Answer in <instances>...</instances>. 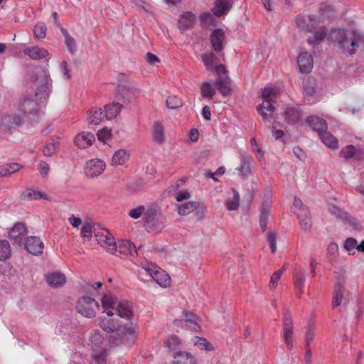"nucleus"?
I'll return each mask as SVG.
<instances>
[{"label":"nucleus","instance_id":"nucleus-1","mask_svg":"<svg viewBox=\"0 0 364 364\" xmlns=\"http://www.w3.org/2000/svg\"><path fill=\"white\" fill-rule=\"evenodd\" d=\"M361 32L354 31L351 37L348 36L347 30L338 27L332 28L326 33L328 41L342 54L354 55L358 48V38Z\"/></svg>","mask_w":364,"mask_h":364},{"label":"nucleus","instance_id":"nucleus-2","mask_svg":"<svg viewBox=\"0 0 364 364\" xmlns=\"http://www.w3.org/2000/svg\"><path fill=\"white\" fill-rule=\"evenodd\" d=\"M296 25L300 28L312 33L308 39L309 44H320L326 36L324 28H318V19L314 14L305 16L299 15L296 18Z\"/></svg>","mask_w":364,"mask_h":364},{"label":"nucleus","instance_id":"nucleus-3","mask_svg":"<svg viewBox=\"0 0 364 364\" xmlns=\"http://www.w3.org/2000/svg\"><path fill=\"white\" fill-rule=\"evenodd\" d=\"M279 95L280 90L277 87L267 85L262 90L263 102L257 106V110L264 122H272V113L276 109L272 104L279 97Z\"/></svg>","mask_w":364,"mask_h":364},{"label":"nucleus","instance_id":"nucleus-4","mask_svg":"<svg viewBox=\"0 0 364 364\" xmlns=\"http://www.w3.org/2000/svg\"><path fill=\"white\" fill-rule=\"evenodd\" d=\"M134 328L132 326H122L117 328L109 338V342L112 345L118 346L126 344L129 341L134 338Z\"/></svg>","mask_w":364,"mask_h":364},{"label":"nucleus","instance_id":"nucleus-5","mask_svg":"<svg viewBox=\"0 0 364 364\" xmlns=\"http://www.w3.org/2000/svg\"><path fill=\"white\" fill-rule=\"evenodd\" d=\"M98 308L99 304L96 300L87 296L80 298L76 305L77 312L87 318L94 317Z\"/></svg>","mask_w":364,"mask_h":364},{"label":"nucleus","instance_id":"nucleus-6","mask_svg":"<svg viewBox=\"0 0 364 364\" xmlns=\"http://www.w3.org/2000/svg\"><path fill=\"white\" fill-rule=\"evenodd\" d=\"M144 225L149 231L156 230L163 228V217L156 210L148 209L144 213Z\"/></svg>","mask_w":364,"mask_h":364},{"label":"nucleus","instance_id":"nucleus-7","mask_svg":"<svg viewBox=\"0 0 364 364\" xmlns=\"http://www.w3.org/2000/svg\"><path fill=\"white\" fill-rule=\"evenodd\" d=\"M335 279L332 299V306L333 308L338 307L341 304L346 279L343 272H336Z\"/></svg>","mask_w":364,"mask_h":364},{"label":"nucleus","instance_id":"nucleus-8","mask_svg":"<svg viewBox=\"0 0 364 364\" xmlns=\"http://www.w3.org/2000/svg\"><path fill=\"white\" fill-rule=\"evenodd\" d=\"M37 87L36 92V96L39 100H46L50 95V80L46 75L45 71L41 70L38 74L37 78Z\"/></svg>","mask_w":364,"mask_h":364},{"label":"nucleus","instance_id":"nucleus-9","mask_svg":"<svg viewBox=\"0 0 364 364\" xmlns=\"http://www.w3.org/2000/svg\"><path fill=\"white\" fill-rule=\"evenodd\" d=\"M105 166V163L101 159H91L85 166V173L90 178L98 176L104 171Z\"/></svg>","mask_w":364,"mask_h":364},{"label":"nucleus","instance_id":"nucleus-10","mask_svg":"<svg viewBox=\"0 0 364 364\" xmlns=\"http://www.w3.org/2000/svg\"><path fill=\"white\" fill-rule=\"evenodd\" d=\"M183 319L180 321L181 326L191 331H198L200 329V326L198 324V317L187 311H183Z\"/></svg>","mask_w":364,"mask_h":364},{"label":"nucleus","instance_id":"nucleus-11","mask_svg":"<svg viewBox=\"0 0 364 364\" xmlns=\"http://www.w3.org/2000/svg\"><path fill=\"white\" fill-rule=\"evenodd\" d=\"M26 250L33 255H41L43 253L44 245L39 237L36 236L28 237L24 244Z\"/></svg>","mask_w":364,"mask_h":364},{"label":"nucleus","instance_id":"nucleus-12","mask_svg":"<svg viewBox=\"0 0 364 364\" xmlns=\"http://www.w3.org/2000/svg\"><path fill=\"white\" fill-rule=\"evenodd\" d=\"M148 272L151 278L162 287L169 286L171 283V278L168 274L163 269L159 267L154 269H149Z\"/></svg>","mask_w":364,"mask_h":364},{"label":"nucleus","instance_id":"nucleus-13","mask_svg":"<svg viewBox=\"0 0 364 364\" xmlns=\"http://www.w3.org/2000/svg\"><path fill=\"white\" fill-rule=\"evenodd\" d=\"M299 70L302 73H309L313 68V58L308 52L301 53L297 58Z\"/></svg>","mask_w":364,"mask_h":364},{"label":"nucleus","instance_id":"nucleus-14","mask_svg":"<svg viewBox=\"0 0 364 364\" xmlns=\"http://www.w3.org/2000/svg\"><path fill=\"white\" fill-rule=\"evenodd\" d=\"M95 236L97 237L99 243H105L108 246L107 251L110 254L116 252L117 247L115 240L107 230H104V232H102L101 235H99V232L96 233Z\"/></svg>","mask_w":364,"mask_h":364},{"label":"nucleus","instance_id":"nucleus-15","mask_svg":"<svg viewBox=\"0 0 364 364\" xmlns=\"http://www.w3.org/2000/svg\"><path fill=\"white\" fill-rule=\"evenodd\" d=\"M27 232V228L24 223H17L9 231V239L18 245L22 244V238Z\"/></svg>","mask_w":364,"mask_h":364},{"label":"nucleus","instance_id":"nucleus-16","mask_svg":"<svg viewBox=\"0 0 364 364\" xmlns=\"http://www.w3.org/2000/svg\"><path fill=\"white\" fill-rule=\"evenodd\" d=\"M225 38V33L221 28H217L212 31L210 40L213 48L217 53L223 50V42Z\"/></svg>","mask_w":364,"mask_h":364},{"label":"nucleus","instance_id":"nucleus-17","mask_svg":"<svg viewBox=\"0 0 364 364\" xmlns=\"http://www.w3.org/2000/svg\"><path fill=\"white\" fill-rule=\"evenodd\" d=\"M114 310L119 317L127 320H130L133 316L132 305L128 301H119Z\"/></svg>","mask_w":364,"mask_h":364},{"label":"nucleus","instance_id":"nucleus-18","mask_svg":"<svg viewBox=\"0 0 364 364\" xmlns=\"http://www.w3.org/2000/svg\"><path fill=\"white\" fill-rule=\"evenodd\" d=\"M46 280L50 287L59 288L65 284L66 277L64 274L55 272L50 274H48L46 276Z\"/></svg>","mask_w":364,"mask_h":364},{"label":"nucleus","instance_id":"nucleus-19","mask_svg":"<svg viewBox=\"0 0 364 364\" xmlns=\"http://www.w3.org/2000/svg\"><path fill=\"white\" fill-rule=\"evenodd\" d=\"M95 135L91 132H82L75 138V144L80 149H85L90 146L95 141Z\"/></svg>","mask_w":364,"mask_h":364},{"label":"nucleus","instance_id":"nucleus-20","mask_svg":"<svg viewBox=\"0 0 364 364\" xmlns=\"http://www.w3.org/2000/svg\"><path fill=\"white\" fill-rule=\"evenodd\" d=\"M136 89L124 85H120L117 88V95L120 96L123 102H131L134 97Z\"/></svg>","mask_w":364,"mask_h":364},{"label":"nucleus","instance_id":"nucleus-21","mask_svg":"<svg viewBox=\"0 0 364 364\" xmlns=\"http://www.w3.org/2000/svg\"><path fill=\"white\" fill-rule=\"evenodd\" d=\"M214 85L223 96H228L231 94L230 79L229 77H217Z\"/></svg>","mask_w":364,"mask_h":364},{"label":"nucleus","instance_id":"nucleus-22","mask_svg":"<svg viewBox=\"0 0 364 364\" xmlns=\"http://www.w3.org/2000/svg\"><path fill=\"white\" fill-rule=\"evenodd\" d=\"M173 364H198L197 360L190 353L178 351L173 355Z\"/></svg>","mask_w":364,"mask_h":364},{"label":"nucleus","instance_id":"nucleus-23","mask_svg":"<svg viewBox=\"0 0 364 364\" xmlns=\"http://www.w3.org/2000/svg\"><path fill=\"white\" fill-rule=\"evenodd\" d=\"M307 123L315 130L318 134L327 129L326 121L317 116H310L307 118Z\"/></svg>","mask_w":364,"mask_h":364},{"label":"nucleus","instance_id":"nucleus-24","mask_svg":"<svg viewBox=\"0 0 364 364\" xmlns=\"http://www.w3.org/2000/svg\"><path fill=\"white\" fill-rule=\"evenodd\" d=\"M23 53L33 60H41L45 58L48 55V51L45 48L38 46L27 48L24 50Z\"/></svg>","mask_w":364,"mask_h":364},{"label":"nucleus","instance_id":"nucleus-25","mask_svg":"<svg viewBox=\"0 0 364 364\" xmlns=\"http://www.w3.org/2000/svg\"><path fill=\"white\" fill-rule=\"evenodd\" d=\"M270 215V203L268 200L263 203L262 206L260 209L259 215V225L262 230L264 232L267 230V225L268 223V218Z\"/></svg>","mask_w":364,"mask_h":364},{"label":"nucleus","instance_id":"nucleus-26","mask_svg":"<svg viewBox=\"0 0 364 364\" xmlns=\"http://www.w3.org/2000/svg\"><path fill=\"white\" fill-rule=\"evenodd\" d=\"M301 228L304 230H309L311 228V220L308 208H303L301 212L297 213Z\"/></svg>","mask_w":364,"mask_h":364},{"label":"nucleus","instance_id":"nucleus-27","mask_svg":"<svg viewBox=\"0 0 364 364\" xmlns=\"http://www.w3.org/2000/svg\"><path fill=\"white\" fill-rule=\"evenodd\" d=\"M102 306L105 308L104 311L108 316L114 314L112 310L115 308V298L111 294H105L101 300Z\"/></svg>","mask_w":364,"mask_h":364},{"label":"nucleus","instance_id":"nucleus-28","mask_svg":"<svg viewBox=\"0 0 364 364\" xmlns=\"http://www.w3.org/2000/svg\"><path fill=\"white\" fill-rule=\"evenodd\" d=\"M231 5L229 1L225 0H216L215 5L212 9L214 15L220 17L225 14L230 9Z\"/></svg>","mask_w":364,"mask_h":364},{"label":"nucleus","instance_id":"nucleus-29","mask_svg":"<svg viewBox=\"0 0 364 364\" xmlns=\"http://www.w3.org/2000/svg\"><path fill=\"white\" fill-rule=\"evenodd\" d=\"M285 119L290 124L299 122L301 118V112L299 107H290L284 112Z\"/></svg>","mask_w":364,"mask_h":364},{"label":"nucleus","instance_id":"nucleus-30","mask_svg":"<svg viewBox=\"0 0 364 364\" xmlns=\"http://www.w3.org/2000/svg\"><path fill=\"white\" fill-rule=\"evenodd\" d=\"M100 326L104 331L112 333L117 329L120 325L113 318L103 317L100 318Z\"/></svg>","mask_w":364,"mask_h":364},{"label":"nucleus","instance_id":"nucleus-31","mask_svg":"<svg viewBox=\"0 0 364 364\" xmlns=\"http://www.w3.org/2000/svg\"><path fill=\"white\" fill-rule=\"evenodd\" d=\"M322 142L328 147L336 149L338 146L337 139L326 129L318 134Z\"/></svg>","mask_w":364,"mask_h":364},{"label":"nucleus","instance_id":"nucleus-32","mask_svg":"<svg viewBox=\"0 0 364 364\" xmlns=\"http://www.w3.org/2000/svg\"><path fill=\"white\" fill-rule=\"evenodd\" d=\"M20 109L26 114L35 115L38 112V105L33 100L26 98L21 102Z\"/></svg>","mask_w":364,"mask_h":364},{"label":"nucleus","instance_id":"nucleus-33","mask_svg":"<svg viewBox=\"0 0 364 364\" xmlns=\"http://www.w3.org/2000/svg\"><path fill=\"white\" fill-rule=\"evenodd\" d=\"M122 107V105L119 102H112V104L106 105L104 108L107 119H112L117 117Z\"/></svg>","mask_w":364,"mask_h":364},{"label":"nucleus","instance_id":"nucleus-34","mask_svg":"<svg viewBox=\"0 0 364 364\" xmlns=\"http://www.w3.org/2000/svg\"><path fill=\"white\" fill-rule=\"evenodd\" d=\"M306 280L305 271L301 269H295L294 272V285L297 289L299 290V293H303V288Z\"/></svg>","mask_w":364,"mask_h":364},{"label":"nucleus","instance_id":"nucleus-35","mask_svg":"<svg viewBox=\"0 0 364 364\" xmlns=\"http://www.w3.org/2000/svg\"><path fill=\"white\" fill-rule=\"evenodd\" d=\"M21 198L24 200H32L38 199L48 200V196L44 193L32 189H27L21 194Z\"/></svg>","mask_w":364,"mask_h":364},{"label":"nucleus","instance_id":"nucleus-36","mask_svg":"<svg viewBox=\"0 0 364 364\" xmlns=\"http://www.w3.org/2000/svg\"><path fill=\"white\" fill-rule=\"evenodd\" d=\"M199 203L195 201L187 202L178 206V213L181 215H186L198 208Z\"/></svg>","mask_w":364,"mask_h":364},{"label":"nucleus","instance_id":"nucleus-37","mask_svg":"<svg viewBox=\"0 0 364 364\" xmlns=\"http://www.w3.org/2000/svg\"><path fill=\"white\" fill-rule=\"evenodd\" d=\"M106 116L101 109L95 107L90 111L88 122L92 124H98Z\"/></svg>","mask_w":364,"mask_h":364},{"label":"nucleus","instance_id":"nucleus-38","mask_svg":"<svg viewBox=\"0 0 364 364\" xmlns=\"http://www.w3.org/2000/svg\"><path fill=\"white\" fill-rule=\"evenodd\" d=\"M22 166L16 164H6L0 166V177L7 176L21 168Z\"/></svg>","mask_w":364,"mask_h":364},{"label":"nucleus","instance_id":"nucleus-39","mask_svg":"<svg viewBox=\"0 0 364 364\" xmlns=\"http://www.w3.org/2000/svg\"><path fill=\"white\" fill-rule=\"evenodd\" d=\"M129 157V153L124 149H119L114 154L112 162L114 165H123Z\"/></svg>","mask_w":364,"mask_h":364},{"label":"nucleus","instance_id":"nucleus-40","mask_svg":"<svg viewBox=\"0 0 364 364\" xmlns=\"http://www.w3.org/2000/svg\"><path fill=\"white\" fill-rule=\"evenodd\" d=\"M61 32L65 37V43L70 53L74 55L77 51V44L75 39L63 28H61Z\"/></svg>","mask_w":364,"mask_h":364},{"label":"nucleus","instance_id":"nucleus-41","mask_svg":"<svg viewBox=\"0 0 364 364\" xmlns=\"http://www.w3.org/2000/svg\"><path fill=\"white\" fill-rule=\"evenodd\" d=\"M153 138L155 141L161 144L164 141V130L162 124L159 122H155L152 129Z\"/></svg>","mask_w":364,"mask_h":364},{"label":"nucleus","instance_id":"nucleus-42","mask_svg":"<svg viewBox=\"0 0 364 364\" xmlns=\"http://www.w3.org/2000/svg\"><path fill=\"white\" fill-rule=\"evenodd\" d=\"M201 59L208 70L212 71L216 65V55L213 53H205L201 55Z\"/></svg>","mask_w":364,"mask_h":364},{"label":"nucleus","instance_id":"nucleus-43","mask_svg":"<svg viewBox=\"0 0 364 364\" xmlns=\"http://www.w3.org/2000/svg\"><path fill=\"white\" fill-rule=\"evenodd\" d=\"M59 146V141L58 139H51L46 143L43 149L45 156H51L55 154Z\"/></svg>","mask_w":364,"mask_h":364},{"label":"nucleus","instance_id":"nucleus-44","mask_svg":"<svg viewBox=\"0 0 364 364\" xmlns=\"http://www.w3.org/2000/svg\"><path fill=\"white\" fill-rule=\"evenodd\" d=\"M118 248L121 253H124L125 255L130 254L131 255H134V253L137 254L136 246L129 240H123L119 245Z\"/></svg>","mask_w":364,"mask_h":364},{"label":"nucleus","instance_id":"nucleus-45","mask_svg":"<svg viewBox=\"0 0 364 364\" xmlns=\"http://www.w3.org/2000/svg\"><path fill=\"white\" fill-rule=\"evenodd\" d=\"M3 124L8 129H12L21 124V119L17 115H7L3 118Z\"/></svg>","mask_w":364,"mask_h":364},{"label":"nucleus","instance_id":"nucleus-46","mask_svg":"<svg viewBox=\"0 0 364 364\" xmlns=\"http://www.w3.org/2000/svg\"><path fill=\"white\" fill-rule=\"evenodd\" d=\"M200 92L203 97L210 100L215 94V90L210 82H205L200 87Z\"/></svg>","mask_w":364,"mask_h":364},{"label":"nucleus","instance_id":"nucleus-47","mask_svg":"<svg viewBox=\"0 0 364 364\" xmlns=\"http://www.w3.org/2000/svg\"><path fill=\"white\" fill-rule=\"evenodd\" d=\"M165 346L171 350H175L180 348L181 343L176 335H171L164 342Z\"/></svg>","mask_w":364,"mask_h":364},{"label":"nucleus","instance_id":"nucleus-48","mask_svg":"<svg viewBox=\"0 0 364 364\" xmlns=\"http://www.w3.org/2000/svg\"><path fill=\"white\" fill-rule=\"evenodd\" d=\"M10 255L11 247L9 242L6 240H0V260L9 257Z\"/></svg>","mask_w":364,"mask_h":364},{"label":"nucleus","instance_id":"nucleus-49","mask_svg":"<svg viewBox=\"0 0 364 364\" xmlns=\"http://www.w3.org/2000/svg\"><path fill=\"white\" fill-rule=\"evenodd\" d=\"M166 103L169 109H176L183 106L182 100L176 95L169 96Z\"/></svg>","mask_w":364,"mask_h":364},{"label":"nucleus","instance_id":"nucleus-50","mask_svg":"<svg viewBox=\"0 0 364 364\" xmlns=\"http://www.w3.org/2000/svg\"><path fill=\"white\" fill-rule=\"evenodd\" d=\"M46 26L43 22L38 23L33 28L34 36L38 39H43L46 36Z\"/></svg>","mask_w":364,"mask_h":364},{"label":"nucleus","instance_id":"nucleus-51","mask_svg":"<svg viewBox=\"0 0 364 364\" xmlns=\"http://www.w3.org/2000/svg\"><path fill=\"white\" fill-rule=\"evenodd\" d=\"M251 158L249 156H247L245 155H243L241 157L240 162L242 164L241 166L239 168V171L241 172L242 176H247L249 173L250 172V165L249 162L250 161Z\"/></svg>","mask_w":364,"mask_h":364},{"label":"nucleus","instance_id":"nucleus-52","mask_svg":"<svg viewBox=\"0 0 364 364\" xmlns=\"http://www.w3.org/2000/svg\"><path fill=\"white\" fill-rule=\"evenodd\" d=\"M240 205V196L237 191H234V195L232 199L228 202L226 207L229 210H237Z\"/></svg>","mask_w":364,"mask_h":364},{"label":"nucleus","instance_id":"nucleus-53","mask_svg":"<svg viewBox=\"0 0 364 364\" xmlns=\"http://www.w3.org/2000/svg\"><path fill=\"white\" fill-rule=\"evenodd\" d=\"M292 335H293V328H287L283 329V337L284 339V342L289 350L293 348V341H292Z\"/></svg>","mask_w":364,"mask_h":364},{"label":"nucleus","instance_id":"nucleus-54","mask_svg":"<svg viewBox=\"0 0 364 364\" xmlns=\"http://www.w3.org/2000/svg\"><path fill=\"white\" fill-rule=\"evenodd\" d=\"M355 152V148L353 145H348L343 148L340 151V156L343 157L346 159H350Z\"/></svg>","mask_w":364,"mask_h":364},{"label":"nucleus","instance_id":"nucleus-55","mask_svg":"<svg viewBox=\"0 0 364 364\" xmlns=\"http://www.w3.org/2000/svg\"><path fill=\"white\" fill-rule=\"evenodd\" d=\"M196 338L197 339V341L195 342V343L200 349L206 350H213L214 349L213 346L206 339L198 337H196Z\"/></svg>","mask_w":364,"mask_h":364},{"label":"nucleus","instance_id":"nucleus-56","mask_svg":"<svg viewBox=\"0 0 364 364\" xmlns=\"http://www.w3.org/2000/svg\"><path fill=\"white\" fill-rule=\"evenodd\" d=\"M145 212V207L144 205H139L136 208L130 210L129 212V215L134 219H137L142 215H144Z\"/></svg>","mask_w":364,"mask_h":364},{"label":"nucleus","instance_id":"nucleus-57","mask_svg":"<svg viewBox=\"0 0 364 364\" xmlns=\"http://www.w3.org/2000/svg\"><path fill=\"white\" fill-rule=\"evenodd\" d=\"M92 231V225L91 223H87L81 228V235L84 239L90 240Z\"/></svg>","mask_w":364,"mask_h":364},{"label":"nucleus","instance_id":"nucleus-58","mask_svg":"<svg viewBox=\"0 0 364 364\" xmlns=\"http://www.w3.org/2000/svg\"><path fill=\"white\" fill-rule=\"evenodd\" d=\"M97 138L100 141L106 142L111 136V130L107 128H103L97 133Z\"/></svg>","mask_w":364,"mask_h":364},{"label":"nucleus","instance_id":"nucleus-59","mask_svg":"<svg viewBox=\"0 0 364 364\" xmlns=\"http://www.w3.org/2000/svg\"><path fill=\"white\" fill-rule=\"evenodd\" d=\"M356 246L357 240L355 238L348 237L345 241L344 247L348 252L353 251L355 249H356ZM354 253L355 252H353V253L349 252L350 255H353Z\"/></svg>","mask_w":364,"mask_h":364},{"label":"nucleus","instance_id":"nucleus-60","mask_svg":"<svg viewBox=\"0 0 364 364\" xmlns=\"http://www.w3.org/2000/svg\"><path fill=\"white\" fill-rule=\"evenodd\" d=\"M267 240L269 243L272 252H273V253L275 252L277 250V244H276L277 234L274 232L269 231L267 233Z\"/></svg>","mask_w":364,"mask_h":364},{"label":"nucleus","instance_id":"nucleus-61","mask_svg":"<svg viewBox=\"0 0 364 364\" xmlns=\"http://www.w3.org/2000/svg\"><path fill=\"white\" fill-rule=\"evenodd\" d=\"M319 10L322 15L327 16H329L335 11L333 6L327 4H321Z\"/></svg>","mask_w":364,"mask_h":364},{"label":"nucleus","instance_id":"nucleus-62","mask_svg":"<svg viewBox=\"0 0 364 364\" xmlns=\"http://www.w3.org/2000/svg\"><path fill=\"white\" fill-rule=\"evenodd\" d=\"M293 328V321L289 311H286L283 317V329Z\"/></svg>","mask_w":364,"mask_h":364},{"label":"nucleus","instance_id":"nucleus-63","mask_svg":"<svg viewBox=\"0 0 364 364\" xmlns=\"http://www.w3.org/2000/svg\"><path fill=\"white\" fill-rule=\"evenodd\" d=\"M101 343L102 338L99 333L94 334L89 339V343L93 348H97Z\"/></svg>","mask_w":364,"mask_h":364},{"label":"nucleus","instance_id":"nucleus-64","mask_svg":"<svg viewBox=\"0 0 364 364\" xmlns=\"http://www.w3.org/2000/svg\"><path fill=\"white\" fill-rule=\"evenodd\" d=\"M213 70L217 73L218 77H229L228 75V70L225 66L223 64H220L218 65H215Z\"/></svg>","mask_w":364,"mask_h":364}]
</instances>
